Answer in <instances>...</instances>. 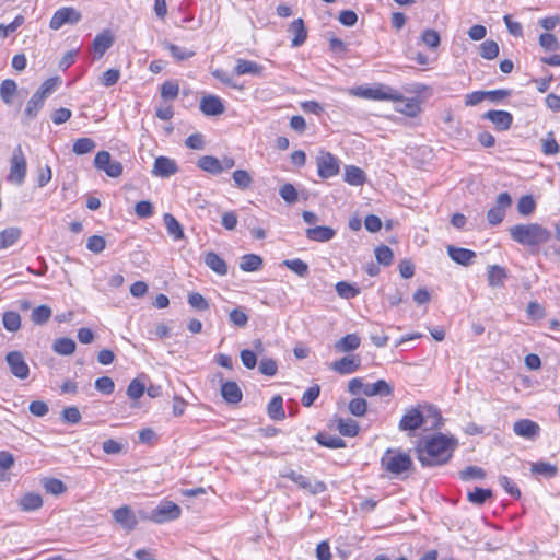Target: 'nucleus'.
<instances>
[{
    "mask_svg": "<svg viewBox=\"0 0 560 560\" xmlns=\"http://www.w3.org/2000/svg\"><path fill=\"white\" fill-rule=\"evenodd\" d=\"M456 446L457 441L454 438L440 433L417 446V458L424 467L443 465L450 460Z\"/></svg>",
    "mask_w": 560,
    "mask_h": 560,
    "instance_id": "f257e3e1",
    "label": "nucleus"
},
{
    "mask_svg": "<svg viewBox=\"0 0 560 560\" xmlns=\"http://www.w3.org/2000/svg\"><path fill=\"white\" fill-rule=\"evenodd\" d=\"M442 423L443 418L439 410L430 407L428 408V415H423L419 408L412 407L406 410L398 428L401 431H415L421 427H424L425 430H433L440 428Z\"/></svg>",
    "mask_w": 560,
    "mask_h": 560,
    "instance_id": "f03ea898",
    "label": "nucleus"
},
{
    "mask_svg": "<svg viewBox=\"0 0 560 560\" xmlns=\"http://www.w3.org/2000/svg\"><path fill=\"white\" fill-rule=\"evenodd\" d=\"M509 233L514 242L529 247L546 244L551 237L550 231L538 223L516 224Z\"/></svg>",
    "mask_w": 560,
    "mask_h": 560,
    "instance_id": "7ed1b4c3",
    "label": "nucleus"
},
{
    "mask_svg": "<svg viewBox=\"0 0 560 560\" xmlns=\"http://www.w3.org/2000/svg\"><path fill=\"white\" fill-rule=\"evenodd\" d=\"M350 93L353 96L365 98V100L392 101V102L402 100V94L398 90H396L389 85L382 84V83L375 84L373 86H363V85L355 86V88L351 89Z\"/></svg>",
    "mask_w": 560,
    "mask_h": 560,
    "instance_id": "20e7f679",
    "label": "nucleus"
},
{
    "mask_svg": "<svg viewBox=\"0 0 560 560\" xmlns=\"http://www.w3.org/2000/svg\"><path fill=\"white\" fill-rule=\"evenodd\" d=\"M382 467L394 476H400L412 467L411 457L397 450L388 448L381 458Z\"/></svg>",
    "mask_w": 560,
    "mask_h": 560,
    "instance_id": "39448f33",
    "label": "nucleus"
},
{
    "mask_svg": "<svg viewBox=\"0 0 560 560\" xmlns=\"http://www.w3.org/2000/svg\"><path fill=\"white\" fill-rule=\"evenodd\" d=\"M348 390L352 395L364 394L366 396H389L393 394V387L386 381L378 380L373 384H365L360 377L349 381Z\"/></svg>",
    "mask_w": 560,
    "mask_h": 560,
    "instance_id": "423d86ee",
    "label": "nucleus"
},
{
    "mask_svg": "<svg viewBox=\"0 0 560 560\" xmlns=\"http://www.w3.org/2000/svg\"><path fill=\"white\" fill-rule=\"evenodd\" d=\"M27 163L21 145H18L10 160V173L8 180L20 186L24 183L26 176Z\"/></svg>",
    "mask_w": 560,
    "mask_h": 560,
    "instance_id": "0eeeda50",
    "label": "nucleus"
},
{
    "mask_svg": "<svg viewBox=\"0 0 560 560\" xmlns=\"http://www.w3.org/2000/svg\"><path fill=\"white\" fill-rule=\"evenodd\" d=\"M182 510L179 505L172 501H162L156 508L151 510L148 520L156 524H162L179 518Z\"/></svg>",
    "mask_w": 560,
    "mask_h": 560,
    "instance_id": "6e6552de",
    "label": "nucleus"
},
{
    "mask_svg": "<svg viewBox=\"0 0 560 560\" xmlns=\"http://www.w3.org/2000/svg\"><path fill=\"white\" fill-rule=\"evenodd\" d=\"M82 19L80 11L72 7H63L57 10L49 23L51 30H59L66 24L74 25Z\"/></svg>",
    "mask_w": 560,
    "mask_h": 560,
    "instance_id": "1a4fd4ad",
    "label": "nucleus"
},
{
    "mask_svg": "<svg viewBox=\"0 0 560 560\" xmlns=\"http://www.w3.org/2000/svg\"><path fill=\"white\" fill-rule=\"evenodd\" d=\"M94 166L106 173L107 176L116 178L122 174V165L118 161H112L107 151H100L94 159Z\"/></svg>",
    "mask_w": 560,
    "mask_h": 560,
    "instance_id": "9d476101",
    "label": "nucleus"
},
{
    "mask_svg": "<svg viewBox=\"0 0 560 560\" xmlns=\"http://www.w3.org/2000/svg\"><path fill=\"white\" fill-rule=\"evenodd\" d=\"M319 177L326 179L339 173V161L329 152H320L316 159Z\"/></svg>",
    "mask_w": 560,
    "mask_h": 560,
    "instance_id": "9b49d317",
    "label": "nucleus"
},
{
    "mask_svg": "<svg viewBox=\"0 0 560 560\" xmlns=\"http://www.w3.org/2000/svg\"><path fill=\"white\" fill-rule=\"evenodd\" d=\"M512 198L509 195V192H501L497 197V203L495 207L491 208L487 212V220L490 225H498L500 224L504 217H505V210L511 206Z\"/></svg>",
    "mask_w": 560,
    "mask_h": 560,
    "instance_id": "f8f14e48",
    "label": "nucleus"
},
{
    "mask_svg": "<svg viewBox=\"0 0 560 560\" xmlns=\"http://www.w3.org/2000/svg\"><path fill=\"white\" fill-rule=\"evenodd\" d=\"M5 361L11 373L21 380H25L30 374V368L20 351H11L7 354Z\"/></svg>",
    "mask_w": 560,
    "mask_h": 560,
    "instance_id": "ddd939ff",
    "label": "nucleus"
},
{
    "mask_svg": "<svg viewBox=\"0 0 560 560\" xmlns=\"http://www.w3.org/2000/svg\"><path fill=\"white\" fill-rule=\"evenodd\" d=\"M513 432L521 438L534 441L539 436L540 427L537 422L529 419H521L514 422Z\"/></svg>",
    "mask_w": 560,
    "mask_h": 560,
    "instance_id": "4468645a",
    "label": "nucleus"
},
{
    "mask_svg": "<svg viewBox=\"0 0 560 560\" xmlns=\"http://www.w3.org/2000/svg\"><path fill=\"white\" fill-rule=\"evenodd\" d=\"M178 172V166L173 159L158 156L154 161L152 174L156 177H170Z\"/></svg>",
    "mask_w": 560,
    "mask_h": 560,
    "instance_id": "2eb2a0df",
    "label": "nucleus"
},
{
    "mask_svg": "<svg viewBox=\"0 0 560 560\" xmlns=\"http://www.w3.org/2000/svg\"><path fill=\"white\" fill-rule=\"evenodd\" d=\"M361 359L358 355L343 357L331 363L330 369L338 374L349 375L359 370Z\"/></svg>",
    "mask_w": 560,
    "mask_h": 560,
    "instance_id": "dca6fc26",
    "label": "nucleus"
},
{
    "mask_svg": "<svg viewBox=\"0 0 560 560\" xmlns=\"http://www.w3.org/2000/svg\"><path fill=\"white\" fill-rule=\"evenodd\" d=\"M482 118L490 120L501 131L510 129L513 121V116L505 110H488Z\"/></svg>",
    "mask_w": 560,
    "mask_h": 560,
    "instance_id": "f3484780",
    "label": "nucleus"
},
{
    "mask_svg": "<svg viewBox=\"0 0 560 560\" xmlns=\"http://www.w3.org/2000/svg\"><path fill=\"white\" fill-rule=\"evenodd\" d=\"M200 110L207 116H218L224 113L225 107L219 96L207 95L200 101Z\"/></svg>",
    "mask_w": 560,
    "mask_h": 560,
    "instance_id": "a211bd4d",
    "label": "nucleus"
},
{
    "mask_svg": "<svg viewBox=\"0 0 560 560\" xmlns=\"http://www.w3.org/2000/svg\"><path fill=\"white\" fill-rule=\"evenodd\" d=\"M113 517L116 523L120 524L127 530L135 529L138 524L132 510L127 505L115 510L113 512Z\"/></svg>",
    "mask_w": 560,
    "mask_h": 560,
    "instance_id": "6ab92c4d",
    "label": "nucleus"
},
{
    "mask_svg": "<svg viewBox=\"0 0 560 560\" xmlns=\"http://www.w3.org/2000/svg\"><path fill=\"white\" fill-rule=\"evenodd\" d=\"M221 396L228 404H238L243 398V393L234 381L222 382Z\"/></svg>",
    "mask_w": 560,
    "mask_h": 560,
    "instance_id": "aec40b11",
    "label": "nucleus"
},
{
    "mask_svg": "<svg viewBox=\"0 0 560 560\" xmlns=\"http://www.w3.org/2000/svg\"><path fill=\"white\" fill-rule=\"evenodd\" d=\"M43 504V497L37 492H26L18 501L19 508L24 512L37 511Z\"/></svg>",
    "mask_w": 560,
    "mask_h": 560,
    "instance_id": "412c9836",
    "label": "nucleus"
},
{
    "mask_svg": "<svg viewBox=\"0 0 560 560\" xmlns=\"http://www.w3.org/2000/svg\"><path fill=\"white\" fill-rule=\"evenodd\" d=\"M264 67L255 61L238 58L234 68L236 75L252 74L260 77L262 75Z\"/></svg>",
    "mask_w": 560,
    "mask_h": 560,
    "instance_id": "4be33fe9",
    "label": "nucleus"
},
{
    "mask_svg": "<svg viewBox=\"0 0 560 560\" xmlns=\"http://www.w3.org/2000/svg\"><path fill=\"white\" fill-rule=\"evenodd\" d=\"M447 254L455 262L463 266H469L476 257V253L474 250L453 245L447 246Z\"/></svg>",
    "mask_w": 560,
    "mask_h": 560,
    "instance_id": "5701e85b",
    "label": "nucleus"
},
{
    "mask_svg": "<svg viewBox=\"0 0 560 560\" xmlns=\"http://www.w3.org/2000/svg\"><path fill=\"white\" fill-rule=\"evenodd\" d=\"M305 234L311 241L328 242L335 237L336 231L330 226H315L306 229Z\"/></svg>",
    "mask_w": 560,
    "mask_h": 560,
    "instance_id": "b1692460",
    "label": "nucleus"
},
{
    "mask_svg": "<svg viewBox=\"0 0 560 560\" xmlns=\"http://www.w3.org/2000/svg\"><path fill=\"white\" fill-rule=\"evenodd\" d=\"M294 483L313 495L323 493L327 489L325 482L319 480H312L302 474Z\"/></svg>",
    "mask_w": 560,
    "mask_h": 560,
    "instance_id": "393cba45",
    "label": "nucleus"
},
{
    "mask_svg": "<svg viewBox=\"0 0 560 560\" xmlns=\"http://www.w3.org/2000/svg\"><path fill=\"white\" fill-rule=\"evenodd\" d=\"M397 102L399 104L395 106V110L408 117H416L421 112L420 102L416 97L405 98L402 96L401 101L395 103Z\"/></svg>",
    "mask_w": 560,
    "mask_h": 560,
    "instance_id": "a878e982",
    "label": "nucleus"
},
{
    "mask_svg": "<svg viewBox=\"0 0 560 560\" xmlns=\"http://www.w3.org/2000/svg\"><path fill=\"white\" fill-rule=\"evenodd\" d=\"M488 283L492 288L503 287L505 279L508 278L506 270L499 265L488 266Z\"/></svg>",
    "mask_w": 560,
    "mask_h": 560,
    "instance_id": "bb28decb",
    "label": "nucleus"
},
{
    "mask_svg": "<svg viewBox=\"0 0 560 560\" xmlns=\"http://www.w3.org/2000/svg\"><path fill=\"white\" fill-rule=\"evenodd\" d=\"M289 32L294 35L292 38L293 47H299L305 43L307 38V31L302 19L294 20L290 24Z\"/></svg>",
    "mask_w": 560,
    "mask_h": 560,
    "instance_id": "cd10ccee",
    "label": "nucleus"
},
{
    "mask_svg": "<svg viewBox=\"0 0 560 560\" xmlns=\"http://www.w3.org/2000/svg\"><path fill=\"white\" fill-rule=\"evenodd\" d=\"M205 264L215 273L225 276L228 273V265L218 254L209 252L205 255Z\"/></svg>",
    "mask_w": 560,
    "mask_h": 560,
    "instance_id": "c85d7f7f",
    "label": "nucleus"
},
{
    "mask_svg": "<svg viewBox=\"0 0 560 560\" xmlns=\"http://www.w3.org/2000/svg\"><path fill=\"white\" fill-rule=\"evenodd\" d=\"M361 339L357 334H348L335 343L338 352H350L360 347Z\"/></svg>",
    "mask_w": 560,
    "mask_h": 560,
    "instance_id": "c756f323",
    "label": "nucleus"
},
{
    "mask_svg": "<svg viewBox=\"0 0 560 560\" xmlns=\"http://www.w3.org/2000/svg\"><path fill=\"white\" fill-rule=\"evenodd\" d=\"M44 103H45V98L42 95H39L37 93H34L32 95V97L28 100L25 110H24V115H25L27 122L30 120H33L37 116L39 110L43 108Z\"/></svg>",
    "mask_w": 560,
    "mask_h": 560,
    "instance_id": "7c9ffc66",
    "label": "nucleus"
},
{
    "mask_svg": "<svg viewBox=\"0 0 560 560\" xmlns=\"http://www.w3.org/2000/svg\"><path fill=\"white\" fill-rule=\"evenodd\" d=\"M163 221L167 233L175 240L179 241L184 238V231L182 224L177 221V219L171 213H165L163 217Z\"/></svg>",
    "mask_w": 560,
    "mask_h": 560,
    "instance_id": "2f4dec72",
    "label": "nucleus"
},
{
    "mask_svg": "<svg viewBox=\"0 0 560 560\" xmlns=\"http://www.w3.org/2000/svg\"><path fill=\"white\" fill-rule=\"evenodd\" d=\"M40 485L49 494L60 495L67 491V486L57 478L45 477L40 480Z\"/></svg>",
    "mask_w": 560,
    "mask_h": 560,
    "instance_id": "473e14b6",
    "label": "nucleus"
},
{
    "mask_svg": "<svg viewBox=\"0 0 560 560\" xmlns=\"http://www.w3.org/2000/svg\"><path fill=\"white\" fill-rule=\"evenodd\" d=\"M345 182L352 186H360L365 182V173L358 166H346Z\"/></svg>",
    "mask_w": 560,
    "mask_h": 560,
    "instance_id": "72a5a7b5",
    "label": "nucleus"
},
{
    "mask_svg": "<svg viewBox=\"0 0 560 560\" xmlns=\"http://www.w3.org/2000/svg\"><path fill=\"white\" fill-rule=\"evenodd\" d=\"M262 266V258L256 254H246L241 258L240 268L246 272L257 271Z\"/></svg>",
    "mask_w": 560,
    "mask_h": 560,
    "instance_id": "f704fd0d",
    "label": "nucleus"
},
{
    "mask_svg": "<svg viewBox=\"0 0 560 560\" xmlns=\"http://www.w3.org/2000/svg\"><path fill=\"white\" fill-rule=\"evenodd\" d=\"M113 45V36L108 32L97 34L93 40V49L102 57Z\"/></svg>",
    "mask_w": 560,
    "mask_h": 560,
    "instance_id": "c9c22d12",
    "label": "nucleus"
},
{
    "mask_svg": "<svg viewBox=\"0 0 560 560\" xmlns=\"http://www.w3.org/2000/svg\"><path fill=\"white\" fill-rule=\"evenodd\" d=\"M21 236L19 228H8L0 232V249L8 248L15 244Z\"/></svg>",
    "mask_w": 560,
    "mask_h": 560,
    "instance_id": "e433bc0d",
    "label": "nucleus"
},
{
    "mask_svg": "<svg viewBox=\"0 0 560 560\" xmlns=\"http://www.w3.org/2000/svg\"><path fill=\"white\" fill-rule=\"evenodd\" d=\"M268 416L272 420H282L285 417L284 410H283V399L281 396H275L267 407Z\"/></svg>",
    "mask_w": 560,
    "mask_h": 560,
    "instance_id": "4c0bfd02",
    "label": "nucleus"
},
{
    "mask_svg": "<svg viewBox=\"0 0 560 560\" xmlns=\"http://www.w3.org/2000/svg\"><path fill=\"white\" fill-rule=\"evenodd\" d=\"M18 85L14 80L5 79L0 85V97L7 104H12L13 95L16 93Z\"/></svg>",
    "mask_w": 560,
    "mask_h": 560,
    "instance_id": "58836bf2",
    "label": "nucleus"
},
{
    "mask_svg": "<svg viewBox=\"0 0 560 560\" xmlns=\"http://www.w3.org/2000/svg\"><path fill=\"white\" fill-rule=\"evenodd\" d=\"M198 167L212 175L220 174L219 159L212 155H203L197 162Z\"/></svg>",
    "mask_w": 560,
    "mask_h": 560,
    "instance_id": "ea45409f",
    "label": "nucleus"
},
{
    "mask_svg": "<svg viewBox=\"0 0 560 560\" xmlns=\"http://www.w3.org/2000/svg\"><path fill=\"white\" fill-rule=\"evenodd\" d=\"M55 352L61 355H70L75 350V342L71 338H58L52 345Z\"/></svg>",
    "mask_w": 560,
    "mask_h": 560,
    "instance_id": "a19ab883",
    "label": "nucleus"
},
{
    "mask_svg": "<svg viewBox=\"0 0 560 560\" xmlns=\"http://www.w3.org/2000/svg\"><path fill=\"white\" fill-rule=\"evenodd\" d=\"M339 433L343 436H355L359 432V424L353 419H339L337 423Z\"/></svg>",
    "mask_w": 560,
    "mask_h": 560,
    "instance_id": "79ce46f5",
    "label": "nucleus"
},
{
    "mask_svg": "<svg viewBox=\"0 0 560 560\" xmlns=\"http://www.w3.org/2000/svg\"><path fill=\"white\" fill-rule=\"evenodd\" d=\"M530 470L533 474L542 475L547 478H552L558 472L557 466L547 462L533 463Z\"/></svg>",
    "mask_w": 560,
    "mask_h": 560,
    "instance_id": "37998d69",
    "label": "nucleus"
},
{
    "mask_svg": "<svg viewBox=\"0 0 560 560\" xmlns=\"http://www.w3.org/2000/svg\"><path fill=\"white\" fill-rule=\"evenodd\" d=\"M96 148V142L91 138H79L72 145V151L77 155H83L92 152Z\"/></svg>",
    "mask_w": 560,
    "mask_h": 560,
    "instance_id": "c03bdc74",
    "label": "nucleus"
},
{
    "mask_svg": "<svg viewBox=\"0 0 560 560\" xmlns=\"http://www.w3.org/2000/svg\"><path fill=\"white\" fill-rule=\"evenodd\" d=\"M283 265L299 277L305 278L308 275V265L300 258L287 259Z\"/></svg>",
    "mask_w": 560,
    "mask_h": 560,
    "instance_id": "a18cd8bd",
    "label": "nucleus"
},
{
    "mask_svg": "<svg viewBox=\"0 0 560 560\" xmlns=\"http://www.w3.org/2000/svg\"><path fill=\"white\" fill-rule=\"evenodd\" d=\"M316 440L320 445L329 448H341L346 446V443L341 438L327 433H318Z\"/></svg>",
    "mask_w": 560,
    "mask_h": 560,
    "instance_id": "49530a36",
    "label": "nucleus"
},
{
    "mask_svg": "<svg viewBox=\"0 0 560 560\" xmlns=\"http://www.w3.org/2000/svg\"><path fill=\"white\" fill-rule=\"evenodd\" d=\"M492 497V491L489 489L476 487L472 491L467 493V499L470 503L476 505H482L487 499Z\"/></svg>",
    "mask_w": 560,
    "mask_h": 560,
    "instance_id": "de8ad7c7",
    "label": "nucleus"
},
{
    "mask_svg": "<svg viewBox=\"0 0 560 560\" xmlns=\"http://www.w3.org/2000/svg\"><path fill=\"white\" fill-rule=\"evenodd\" d=\"M51 316V308L47 305H40L33 310L31 319L36 325H44Z\"/></svg>",
    "mask_w": 560,
    "mask_h": 560,
    "instance_id": "09e8293b",
    "label": "nucleus"
},
{
    "mask_svg": "<svg viewBox=\"0 0 560 560\" xmlns=\"http://www.w3.org/2000/svg\"><path fill=\"white\" fill-rule=\"evenodd\" d=\"M2 323L7 330L15 332L21 327V317H20L19 313L13 312V311H8L3 314Z\"/></svg>",
    "mask_w": 560,
    "mask_h": 560,
    "instance_id": "8fccbe9b",
    "label": "nucleus"
},
{
    "mask_svg": "<svg viewBox=\"0 0 560 560\" xmlns=\"http://www.w3.org/2000/svg\"><path fill=\"white\" fill-rule=\"evenodd\" d=\"M536 202L532 195H525L517 202V211L522 215H529L535 211Z\"/></svg>",
    "mask_w": 560,
    "mask_h": 560,
    "instance_id": "3c124183",
    "label": "nucleus"
},
{
    "mask_svg": "<svg viewBox=\"0 0 560 560\" xmlns=\"http://www.w3.org/2000/svg\"><path fill=\"white\" fill-rule=\"evenodd\" d=\"M336 292L340 298L347 300L353 299L360 293L358 288L345 281H340L336 284Z\"/></svg>",
    "mask_w": 560,
    "mask_h": 560,
    "instance_id": "603ef678",
    "label": "nucleus"
},
{
    "mask_svg": "<svg viewBox=\"0 0 560 560\" xmlns=\"http://www.w3.org/2000/svg\"><path fill=\"white\" fill-rule=\"evenodd\" d=\"M499 55V45L494 40H486L480 45V56L492 60Z\"/></svg>",
    "mask_w": 560,
    "mask_h": 560,
    "instance_id": "864d4df0",
    "label": "nucleus"
},
{
    "mask_svg": "<svg viewBox=\"0 0 560 560\" xmlns=\"http://www.w3.org/2000/svg\"><path fill=\"white\" fill-rule=\"evenodd\" d=\"M179 93V85L176 81H165L161 86V96L165 100H175Z\"/></svg>",
    "mask_w": 560,
    "mask_h": 560,
    "instance_id": "5fc2aeb1",
    "label": "nucleus"
},
{
    "mask_svg": "<svg viewBox=\"0 0 560 560\" xmlns=\"http://www.w3.org/2000/svg\"><path fill=\"white\" fill-rule=\"evenodd\" d=\"M421 40L431 49H435L440 46L441 38L435 30L427 28L422 32Z\"/></svg>",
    "mask_w": 560,
    "mask_h": 560,
    "instance_id": "6e6d98bb",
    "label": "nucleus"
},
{
    "mask_svg": "<svg viewBox=\"0 0 560 560\" xmlns=\"http://www.w3.org/2000/svg\"><path fill=\"white\" fill-rule=\"evenodd\" d=\"M368 409V401L364 398H353L348 404V410L355 417H362Z\"/></svg>",
    "mask_w": 560,
    "mask_h": 560,
    "instance_id": "4d7b16f0",
    "label": "nucleus"
},
{
    "mask_svg": "<svg viewBox=\"0 0 560 560\" xmlns=\"http://www.w3.org/2000/svg\"><path fill=\"white\" fill-rule=\"evenodd\" d=\"M233 180L235 183V186L241 189H246L250 186L253 179L252 176L247 171L244 170H236L233 172Z\"/></svg>",
    "mask_w": 560,
    "mask_h": 560,
    "instance_id": "13d9d810",
    "label": "nucleus"
},
{
    "mask_svg": "<svg viewBox=\"0 0 560 560\" xmlns=\"http://www.w3.org/2000/svg\"><path fill=\"white\" fill-rule=\"evenodd\" d=\"M542 141V152L546 155H556L560 151V147L556 141L553 133L548 132L547 137L541 140Z\"/></svg>",
    "mask_w": 560,
    "mask_h": 560,
    "instance_id": "bf43d9fd",
    "label": "nucleus"
},
{
    "mask_svg": "<svg viewBox=\"0 0 560 560\" xmlns=\"http://www.w3.org/2000/svg\"><path fill=\"white\" fill-rule=\"evenodd\" d=\"M375 257L378 264L389 266L393 261L394 254L388 246L382 245L375 249Z\"/></svg>",
    "mask_w": 560,
    "mask_h": 560,
    "instance_id": "052dcab7",
    "label": "nucleus"
},
{
    "mask_svg": "<svg viewBox=\"0 0 560 560\" xmlns=\"http://www.w3.org/2000/svg\"><path fill=\"white\" fill-rule=\"evenodd\" d=\"M279 195L281 196V198L287 201L288 203H294L296 202L298 198H299V194H298V190L295 189V187L290 184V183H287L284 185H282L279 189Z\"/></svg>",
    "mask_w": 560,
    "mask_h": 560,
    "instance_id": "680f3d73",
    "label": "nucleus"
},
{
    "mask_svg": "<svg viewBox=\"0 0 560 560\" xmlns=\"http://www.w3.org/2000/svg\"><path fill=\"white\" fill-rule=\"evenodd\" d=\"M229 319L231 324L242 328L247 325L248 316L242 308L236 307L229 313Z\"/></svg>",
    "mask_w": 560,
    "mask_h": 560,
    "instance_id": "e2e57ef3",
    "label": "nucleus"
},
{
    "mask_svg": "<svg viewBox=\"0 0 560 560\" xmlns=\"http://www.w3.org/2000/svg\"><path fill=\"white\" fill-rule=\"evenodd\" d=\"M106 247V241L103 236L92 235L88 238L86 248L95 254L102 253Z\"/></svg>",
    "mask_w": 560,
    "mask_h": 560,
    "instance_id": "0e129e2a",
    "label": "nucleus"
},
{
    "mask_svg": "<svg viewBox=\"0 0 560 560\" xmlns=\"http://www.w3.org/2000/svg\"><path fill=\"white\" fill-rule=\"evenodd\" d=\"M81 413L74 406L67 407L61 412V419L66 423L77 424L81 421Z\"/></svg>",
    "mask_w": 560,
    "mask_h": 560,
    "instance_id": "69168bd1",
    "label": "nucleus"
},
{
    "mask_svg": "<svg viewBox=\"0 0 560 560\" xmlns=\"http://www.w3.org/2000/svg\"><path fill=\"white\" fill-rule=\"evenodd\" d=\"M462 480H470V479H482L486 474L485 470L478 466H468L464 470L459 472Z\"/></svg>",
    "mask_w": 560,
    "mask_h": 560,
    "instance_id": "338daca9",
    "label": "nucleus"
},
{
    "mask_svg": "<svg viewBox=\"0 0 560 560\" xmlns=\"http://www.w3.org/2000/svg\"><path fill=\"white\" fill-rule=\"evenodd\" d=\"M320 394L319 385L308 387L302 396L301 402L304 407H311Z\"/></svg>",
    "mask_w": 560,
    "mask_h": 560,
    "instance_id": "774afa93",
    "label": "nucleus"
}]
</instances>
